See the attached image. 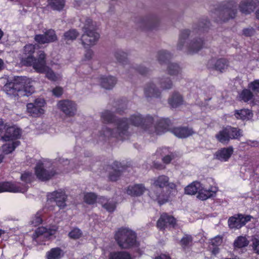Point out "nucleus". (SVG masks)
Wrapping results in <instances>:
<instances>
[{"label":"nucleus","instance_id":"nucleus-64","mask_svg":"<svg viewBox=\"0 0 259 259\" xmlns=\"http://www.w3.org/2000/svg\"><path fill=\"white\" fill-rule=\"evenodd\" d=\"M52 92L55 96L59 97L63 94V89L60 87H56L53 90Z\"/></svg>","mask_w":259,"mask_h":259},{"label":"nucleus","instance_id":"nucleus-50","mask_svg":"<svg viewBox=\"0 0 259 259\" xmlns=\"http://www.w3.org/2000/svg\"><path fill=\"white\" fill-rule=\"evenodd\" d=\"M181 69L177 63H170L167 67L168 74L171 75H177L180 72Z\"/></svg>","mask_w":259,"mask_h":259},{"label":"nucleus","instance_id":"nucleus-4","mask_svg":"<svg viewBox=\"0 0 259 259\" xmlns=\"http://www.w3.org/2000/svg\"><path fill=\"white\" fill-rule=\"evenodd\" d=\"M114 238L118 246L122 249H130L140 246L137 233L128 227L118 228Z\"/></svg>","mask_w":259,"mask_h":259},{"label":"nucleus","instance_id":"nucleus-26","mask_svg":"<svg viewBox=\"0 0 259 259\" xmlns=\"http://www.w3.org/2000/svg\"><path fill=\"white\" fill-rule=\"evenodd\" d=\"M44 56L45 60L46 59V54L43 51H39L37 53V57L31 56H24L22 59V62L26 66H32L34 68L35 65L37 64L39 61L40 56Z\"/></svg>","mask_w":259,"mask_h":259},{"label":"nucleus","instance_id":"nucleus-28","mask_svg":"<svg viewBox=\"0 0 259 259\" xmlns=\"http://www.w3.org/2000/svg\"><path fill=\"white\" fill-rule=\"evenodd\" d=\"M210 26V22L207 19H202L198 23V25L194 28L193 32H195L199 35L201 33H204L207 31Z\"/></svg>","mask_w":259,"mask_h":259},{"label":"nucleus","instance_id":"nucleus-43","mask_svg":"<svg viewBox=\"0 0 259 259\" xmlns=\"http://www.w3.org/2000/svg\"><path fill=\"white\" fill-rule=\"evenodd\" d=\"M249 241L245 236H239L236 238L233 243V246L235 248H241L247 246Z\"/></svg>","mask_w":259,"mask_h":259},{"label":"nucleus","instance_id":"nucleus-62","mask_svg":"<svg viewBox=\"0 0 259 259\" xmlns=\"http://www.w3.org/2000/svg\"><path fill=\"white\" fill-rule=\"evenodd\" d=\"M222 243V237L217 236L211 240L210 245L212 246H219Z\"/></svg>","mask_w":259,"mask_h":259},{"label":"nucleus","instance_id":"nucleus-33","mask_svg":"<svg viewBox=\"0 0 259 259\" xmlns=\"http://www.w3.org/2000/svg\"><path fill=\"white\" fill-rule=\"evenodd\" d=\"M98 202L102 204V206L109 212H113L116 207V203L114 201H109L104 196H101L98 198Z\"/></svg>","mask_w":259,"mask_h":259},{"label":"nucleus","instance_id":"nucleus-45","mask_svg":"<svg viewBox=\"0 0 259 259\" xmlns=\"http://www.w3.org/2000/svg\"><path fill=\"white\" fill-rule=\"evenodd\" d=\"M20 144L19 141H15L12 143L4 145L3 146V152L5 154H8L12 153Z\"/></svg>","mask_w":259,"mask_h":259},{"label":"nucleus","instance_id":"nucleus-21","mask_svg":"<svg viewBox=\"0 0 259 259\" xmlns=\"http://www.w3.org/2000/svg\"><path fill=\"white\" fill-rule=\"evenodd\" d=\"M147 190L143 184H137L129 185L126 189V193L132 197H140Z\"/></svg>","mask_w":259,"mask_h":259},{"label":"nucleus","instance_id":"nucleus-23","mask_svg":"<svg viewBox=\"0 0 259 259\" xmlns=\"http://www.w3.org/2000/svg\"><path fill=\"white\" fill-rule=\"evenodd\" d=\"M218 189L215 187L210 186L208 189L200 188L197 198L201 200H205L208 198L215 197Z\"/></svg>","mask_w":259,"mask_h":259},{"label":"nucleus","instance_id":"nucleus-39","mask_svg":"<svg viewBox=\"0 0 259 259\" xmlns=\"http://www.w3.org/2000/svg\"><path fill=\"white\" fill-rule=\"evenodd\" d=\"M171 57V54L165 50L159 51L157 53V60L161 65L168 62Z\"/></svg>","mask_w":259,"mask_h":259},{"label":"nucleus","instance_id":"nucleus-56","mask_svg":"<svg viewBox=\"0 0 259 259\" xmlns=\"http://www.w3.org/2000/svg\"><path fill=\"white\" fill-rule=\"evenodd\" d=\"M247 88H250L254 95L259 94V79H255L249 82Z\"/></svg>","mask_w":259,"mask_h":259},{"label":"nucleus","instance_id":"nucleus-5","mask_svg":"<svg viewBox=\"0 0 259 259\" xmlns=\"http://www.w3.org/2000/svg\"><path fill=\"white\" fill-rule=\"evenodd\" d=\"M237 12V3L233 0H228L221 4L215 10L214 14L218 15L214 21L217 23L225 22L234 18Z\"/></svg>","mask_w":259,"mask_h":259},{"label":"nucleus","instance_id":"nucleus-19","mask_svg":"<svg viewBox=\"0 0 259 259\" xmlns=\"http://www.w3.org/2000/svg\"><path fill=\"white\" fill-rule=\"evenodd\" d=\"M234 152L232 146L224 147L219 149L214 154L215 159L222 161H228L231 158Z\"/></svg>","mask_w":259,"mask_h":259},{"label":"nucleus","instance_id":"nucleus-10","mask_svg":"<svg viewBox=\"0 0 259 259\" xmlns=\"http://www.w3.org/2000/svg\"><path fill=\"white\" fill-rule=\"evenodd\" d=\"M34 69L39 73H45L46 77L49 80L52 81H56L58 80V76L54 71L47 65L46 59L45 60L44 56H40L39 61L37 64L35 65Z\"/></svg>","mask_w":259,"mask_h":259},{"label":"nucleus","instance_id":"nucleus-46","mask_svg":"<svg viewBox=\"0 0 259 259\" xmlns=\"http://www.w3.org/2000/svg\"><path fill=\"white\" fill-rule=\"evenodd\" d=\"M115 57L117 61L123 65H126L128 63L127 54V53L118 50L115 53Z\"/></svg>","mask_w":259,"mask_h":259},{"label":"nucleus","instance_id":"nucleus-47","mask_svg":"<svg viewBox=\"0 0 259 259\" xmlns=\"http://www.w3.org/2000/svg\"><path fill=\"white\" fill-rule=\"evenodd\" d=\"M228 223L230 229H239L241 228L237 214L230 217Z\"/></svg>","mask_w":259,"mask_h":259},{"label":"nucleus","instance_id":"nucleus-35","mask_svg":"<svg viewBox=\"0 0 259 259\" xmlns=\"http://www.w3.org/2000/svg\"><path fill=\"white\" fill-rule=\"evenodd\" d=\"M79 35L78 32L75 29H70L66 31L63 36L62 39L67 44H69L75 40Z\"/></svg>","mask_w":259,"mask_h":259},{"label":"nucleus","instance_id":"nucleus-52","mask_svg":"<svg viewBox=\"0 0 259 259\" xmlns=\"http://www.w3.org/2000/svg\"><path fill=\"white\" fill-rule=\"evenodd\" d=\"M35 49V45L32 44L26 45L23 49V55L24 56L34 57L33 54Z\"/></svg>","mask_w":259,"mask_h":259},{"label":"nucleus","instance_id":"nucleus-32","mask_svg":"<svg viewBox=\"0 0 259 259\" xmlns=\"http://www.w3.org/2000/svg\"><path fill=\"white\" fill-rule=\"evenodd\" d=\"M218 141L223 144H228L231 140L227 127H224L215 136Z\"/></svg>","mask_w":259,"mask_h":259},{"label":"nucleus","instance_id":"nucleus-30","mask_svg":"<svg viewBox=\"0 0 259 259\" xmlns=\"http://www.w3.org/2000/svg\"><path fill=\"white\" fill-rule=\"evenodd\" d=\"M255 95L250 89H243L238 95V98L240 101H242L244 103H248L249 101L253 100L254 99Z\"/></svg>","mask_w":259,"mask_h":259},{"label":"nucleus","instance_id":"nucleus-53","mask_svg":"<svg viewBox=\"0 0 259 259\" xmlns=\"http://www.w3.org/2000/svg\"><path fill=\"white\" fill-rule=\"evenodd\" d=\"M20 179L22 182L25 183L26 184H30L33 182L34 177L32 172L29 171H25L21 174Z\"/></svg>","mask_w":259,"mask_h":259},{"label":"nucleus","instance_id":"nucleus-38","mask_svg":"<svg viewBox=\"0 0 259 259\" xmlns=\"http://www.w3.org/2000/svg\"><path fill=\"white\" fill-rule=\"evenodd\" d=\"M109 259H132V257L128 252L118 251L110 252Z\"/></svg>","mask_w":259,"mask_h":259},{"label":"nucleus","instance_id":"nucleus-51","mask_svg":"<svg viewBox=\"0 0 259 259\" xmlns=\"http://www.w3.org/2000/svg\"><path fill=\"white\" fill-rule=\"evenodd\" d=\"M42 218L41 212H37L31 218L30 223L33 226L36 227L42 223Z\"/></svg>","mask_w":259,"mask_h":259},{"label":"nucleus","instance_id":"nucleus-41","mask_svg":"<svg viewBox=\"0 0 259 259\" xmlns=\"http://www.w3.org/2000/svg\"><path fill=\"white\" fill-rule=\"evenodd\" d=\"M190 35V31L188 29L183 30L181 31L179 36V42L177 45L178 50H182L184 46L186 40Z\"/></svg>","mask_w":259,"mask_h":259},{"label":"nucleus","instance_id":"nucleus-24","mask_svg":"<svg viewBox=\"0 0 259 259\" xmlns=\"http://www.w3.org/2000/svg\"><path fill=\"white\" fill-rule=\"evenodd\" d=\"M256 7L255 0H243L239 5L240 11L245 14H249L253 12Z\"/></svg>","mask_w":259,"mask_h":259},{"label":"nucleus","instance_id":"nucleus-61","mask_svg":"<svg viewBox=\"0 0 259 259\" xmlns=\"http://www.w3.org/2000/svg\"><path fill=\"white\" fill-rule=\"evenodd\" d=\"M255 33V30L252 27L245 28L242 30V34L246 37H251Z\"/></svg>","mask_w":259,"mask_h":259},{"label":"nucleus","instance_id":"nucleus-20","mask_svg":"<svg viewBox=\"0 0 259 259\" xmlns=\"http://www.w3.org/2000/svg\"><path fill=\"white\" fill-rule=\"evenodd\" d=\"M49 196H50V199H53L56 202V205L60 209H63L66 206V201L67 196L64 191H54Z\"/></svg>","mask_w":259,"mask_h":259},{"label":"nucleus","instance_id":"nucleus-17","mask_svg":"<svg viewBox=\"0 0 259 259\" xmlns=\"http://www.w3.org/2000/svg\"><path fill=\"white\" fill-rule=\"evenodd\" d=\"M112 170L109 172L108 178L110 181L115 182L118 180L125 167L118 161H114L111 165H108V168Z\"/></svg>","mask_w":259,"mask_h":259},{"label":"nucleus","instance_id":"nucleus-25","mask_svg":"<svg viewBox=\"0 0 259 259\" xmlns=\"http://www.w3.org/2000/svg\"><path fill=\"white\" fill-rule=\"evenodd\" d=\"M204 40L201 38H194L187 46L188 53L193 54L197 53L204 46Z\"/></svg>","mask_w":259,"mask_h":259},{"label":"nucleus","instance_id":"nucleus-27","mask_svg":"<svg viewBox=\"0 0 259 259\" xmlns=\"http://www.w3.org/2000/svg\"><path fill=\"white\" fill-rule=\"evenodd\" d=\"M144 93L147 98H160L161 97V92L153 83H150L146 85L144 89Z\"/></svg>","mask_w":259,"mask_h":259},{"label":"nucleus","instance_id":"nucleus-18","mask_svg":"<svg viewBox=\"0 0 259 259\" xmlns=\"http://www.w3.org/2000/svg\"><path fill=\"white\" fill-rule=\"evenodd\" d=\"M21 135V131L20 128L8 125L5 134L2 136V139L6 142L13 141L20 139Z\"/></svg>","mask_w":259,"mask_h":259},{"label":"nucleus","instance_id":"nucleus-63","mask_svg":"<svg viewBox=\"0 0 259 259\" xmlns=\"http://www.w3.org/2000/svg\"><path fill=\"white\" fill-rule=\"evenodd\" d=\"M252 247L254 252L259 255V239L254 238L252 240Z\"/></svg>","mask_w":259,"mask_h":259},{"label":"nucleus","instance_id":"nucleus-2","mask_svg":"<svg viewBox=\"0 0 259 259\" xmlns=\"http://www.w3.org/2000/svg\"><path fill=\"white\" fill-rule=\"evenodd\" d=\"M151 181V190L149 194L150 198L157 201L160 206L168 202L169 195L164 190V188L167 187L169 190H176V184L170 182L169 177L164 175L155 177Z\"/></svg>","mask_w":259,"mask_h":259},{"label":"nucleus","instance_id":"nucleus-7","mask_svg":"<svg viewBox=\"0 0 259 259\" xmlns=\"http://www.w3.org/2000/svg\"><path fill=\"white\" fill-rule=\"evenodd\" d=\"M58 229L55 226L38 227L32 234L33 241L38 245L45 244V242L56 233Z\"/></svg>","mask_w":259,"mask_h":259},{"label":"nucleus","instance_id":"nucleus-12","mask_svg":"<svg viewBox=\"0 0 259 259\" xmlns=\"http://www.w3.org/2000/svg\"><path fill=\"white\" fill-rule=\"evenodd\" d=\"M46 104L45 99L37 98L34 100V103H30L27 104V110L31 116L37 117H39L45 113L43 107Z\"/></svg>","mask_w":259,"mask_h":259},{"label":"nucleus","instance_id":"nucleus-29","mask_svg":"<svg viewBox=\"0 0 259 259\" xmlns=\"http://www.w3.org/2000/svg\"><path fill=\"white\" fill-rule=\"evenodd\" d=\"M100 80L101 86L108 90L112 89L117 82L116 78L112 76H102L100 77Z\"/></svg>","mask_w":259,"mask_h":259},{"label":"nucleus","instance_id":"nucleus-42","mask_svg":"<svg viewBox=\"0 0 259 259\" xmlns=\"http://www.w3.org/2000/svg\"><path fill=\"white\" fill-rule=\"evenodd\" d=\"M62 250L59 247L52 248L47 252V259H59L61 258Z\"/></svg>","mask_w":259,"mask_h":259},{"label":"nucleus","instance_id":"nucleus-37","mask_svg":"<svg viewBox=\"0 0 259 259\" xmlns=\"http://www.w3.org/2000/svg\"><path fill=\"white\" fill-rule=\"evenodd\" d=\"M234 115L237 119L245 120L251 118L252 116V113L251 110L248 109H242L235 110Z\"/></svg>","mask_w":259,"mask_h":259},{"label":"nucleus","instance_id":"nucleus-6","mask_svg":"<svg viewBox=\"0 0 259 259\" xmlns=\"http://www.w3.org/2000/svg\"><path fill=\"white\" fill-rule=\"evenodd\" d=\"M96 26L93 24L92 19L88 18L85 19L84 26L82 28L83 33L81 40L84 48L94 46L98 41L100 35L96 32Z\"/></svg>","mask_w":259,"mask_h":259},{"label":"nucleus","instance_id":"nucleus-54","mask_svg":"<svg viewBox=\"0 0 259 259\" xmlns=\"http://www.w3.org/2000/svg\"><path fill=\"white\" fill-rule=\"evenodd\" d=\"M97 195L92 192L87 193L83 197L84 201L88 204H94L97 200Z\"/></svg>","mask_w":259,"mask_h":259},{"label":"nucleus","instance_id":"nucleus-8","mask_svg":"<svg viewBox=\"0 0 259 259\" xmlns=\"http://www.w3.org/2000/svg\"><path fill=\"white\" fill-rule=\"evenodd\" d=\"M127 120L128 123L130 122L136 126L140 127L144 131L151 134L152 130L150 128L152 127L154 121V119L152 116L147 115L144 117L140 114H133Z\"/></svg>","mask_w":259,"mask_h":259},{"label":"nucleus","instance_id":"nucleus-11","mask_svg":"<svg viewBox=\"0 0 259 259\" xmlns=\"http://www.w3.org/2000/svg\"><path fill=\"white\" fill-rule=\"evenodd\" d=\"M177 225V220L172 215L167 212H163L156 222V227L160 231H164L166 229H174Z\"/></svg>","mask_w":259,"mask_h":259},{"label":"nucleus","instance_id":"nucleus-34","mask_svg":"<svg viewBox=\"0 0 259 259\" xmlns=\"http://www.w3.org/2000/svg\"><path fill=\"white\" fill-rule=\"evenodd\" d=\"M183 101L182 96L178 92H175L172 94L171 97L169 98L168 102L172 108H177L182 105Z\"/></svg>","mask_w":259,"mask_h":259},{"label":"nucleus","instance_id":"nucleus-13","mask_svg":"<svg viewBox=\"0 0 259 259\" xmlns=\"http://www.w3.org/2000/svg\"><path fill=\"white\" fill-rule=\"evenodd\" d=\"M57 106L58 109L67 117L74 116L77 111L76 103L69 100H63L59 101Z\"/></svg>","mask_w":259,"mask_h":259},{"label":"nucleus","instance_id":"nucleus-44","mask_svg":"<svg viewBox=\"0 0 259 259\" xmlns=\"http://www.w3.org/2000/svg\"><path fill=\"white\" fill-rule=\"evenodd\" d=\"M49 5L54 10H62L65 6V0H48Z\"/></svg>","mask_w":259,"mask_h":259},{"label":"nucleus","instance_id":"nucleus-16","mask_svg":"<svg viewBox=\"0 0 259 259\" xmlns=\"http://www.w3.org/2000/svg\"><path fill=\"white\" fill-rule=\"evenodd\" d=\"M27 190L21 183L15 184L10 182H0V193L9 192L12 193H23Z\"/></svg>","mask_w":259,"mask_h":259},{"label":"nucleus","instance_id":"nucleus-49","mask_svg":"<svg viewBox=\"0 0 259 259\" xmlns=\"http://www.w3.org/2000/svg\"><path fill=\"white\" fill-rule=\"evenodd\" d=\"M45 35L48 44L55 42L58 39L55 31L52 29L46 30L45 31Z\"/></svg>","mask_w":259,"mask_h":259},{"label":"nucleus","instance_id":"nucleus-40","mask_svg":"<svg viewBox=\"0 0 259 259\" xmlns=\"http://www.w3.org/2000/svg\"><path fill=\"white\" fill-rule=\"evenodd\" d=\"M193 241V238L192 235L186 234L181 238L179 243L183 249H186L192 246Z\"/></svg>","mask_w":259,"mask_h":259},{"label":"nucleus","instance_id":"nucleus-15","mask_svg":"<svg viewBox=\"0 0 259 259\" xmlns=\"http://www.w3.org/2000/svg\"><path fill=\"white\" fill-rule=\"evenodd\" d=\"M229 63L228 60L226 58H222L215 60V58H212L208 61L207 67L223 73L228 68Z\"/></svg>","mask_w":259,"mask_h":259},{"label":"nucleus","instance_id":"nucleus-1","mask_svg":"<svg viewBox=\"0 0 259 259\" xmlns=\"http://www.w3.org/2000/svg\"><path fill=\"white\" fill-rule=\"evenodd\" d=\"M101 119L105 123H115L117 128L112 129L104 126L100 132L101 137L115 138L122 141L129 138L127 118H117L112 112L106 110L102 113Z\"/></svg>","mask_w":259,"mask_h":259},{"label":"nucleus","instance_id":"nucleus-9","mask_svg":"<svg viewBox=\"0 0 259 259\" xmlns=\"http://www.w3.org/2000/svg\"><path fill=\"white\" fill-rule=\"evenodd\" d=\"M34 174L39 180L45 182L52 179L57 174V172L55 168H46L43 163L38 162L34 167Z\"/></svg>","mask_w":259,"mask_h":259},{"label":"nucleus","instance_id":"nucleus-60","mask_svg":"<svg viewBox=\"0 0 259 259\" xmlns=\"http://www.w3.org/2000/svg\"><path fill=\"white\" fill-rule=\"evenodd\" d=\"M131 69H134L135 71L138 72L142 75H146L149 71V69L143 66L139 65L136 67H130Z\"/></svg>","mask_w":259,"mask_h":259},{"label":"nucleus","instance_id":"nucleus-55","mask_svg":"<svg viewBox=\"0 0 259 259\" xmlns=\"http://www.w3.org/2000/svg\"><path fill=\"white\" fill-rule=\"evenodd\" d=\"M237 216L241 228L245 226L247 223L250 222L252 218V217L250 215H244L241 213H238Z\"/></svg>","mask_w":259,"mask_h":259},{"label":"nucleus","instance_id":"nucleus-57","mask_svg":"<svg viewBox=\"0 0 259 259\" xmlns=\"http://www.w3.org/2000/svg\"><path fill=\"white\" fill-rule=\"evenodd\" d=\"M82 234L81 231L79 229L75 228L69 233L68 236L71 239H78L81 236Z\"/></svg>","mask_w":259,"mask_h":259},{"label":"nucleus","instance_id":"nucleus-58","mask_svg":"<svg viewBox=\"0 0 259 259\" xmlns=\"http://www.w3.org/2000/svg\"><path fill=\"white\" fill-rule=\"evenodd\" d=\"M160 85L163 89H170L172 88V83L169 77H166L161 79Z\"/></svg>","mask_w":259,"mask_h":259},{"label":"nucleus","instance_id":"nucleus-22","mask_svg":"<svg viewBox=\"0 0 259 259\" xmlns=\"http://www.w3.org/2000/svg\"><path fill=\"white\" fill-rule=\"evenodd\" d=\"M171 133L181 139L186 138L194 133L192 128L188 126H178L171 128Z\"/></svg>","mask_w":259,"mask_h":259},{"label":"nucleus","instance_id":"nucleus-59","mask_svg":"<svg viewBox=\"0 0 259 259\" xmlns=\"http://www.w3.org/2000/svg\"><path fill=\"white\" fill-rule=\"evenodd\" d=\"M45 32L44 34H36L34 36V39L38 44L44 45L48 44L47 38L46 37Z\"/></svg>","mask_w":259,"mask_h":259},{"label":"nucleus","instance_id":"nucleus-36","mask_svg":"<svg viewBox=\"0 0 259 259\" xmlns=\"http://www.w3.org/2000/svg\"><path fill=\"white\" fill-rule=\"evenodd\" d=\"M201 188V184L197 181L191 183L185 188V193L188 195H195L199 193L200 188Z\"/></svg>","mask_w":259,"mask_h":259},{"label":"nucleus","instance_id":"nucleus-48","mask_svg":"<svg viewBox=\"0 0 259 259\" xmlns=\"http://www.w3.org/2000/svg\"><path fill=\"white\" fill-rule=\"evenodd\" d=\"M231 139H238L242 136L241 130L231 126H227Z\"/></svg>","mask_w":259,"mask_h":259},{"label":"nucleus","instance_id":"nucleus-3","mask_svg":"<svg viewBox=\"0 0 259 259\" xmlns=\"http://www.w3.org/2000/svg\"><path fill=\"white\" fill-rule=\"evenodd\" d=\"M7 94L14 96H31L35 91L34 88L21 76H17L12 81H8L4 87Z\"/></svg>","mask_w":259,"mask_h":259},{"label":"nucleus","instance_id":"nucleus-31","mask_svg":"<svg viewBox=\"0 0 259 259\" xmlns=\"http://www.w3.org/2000/svg\"><path fill=\"white\" fill-rule=\"evenodd\" d=\"M142 23L148 30H153L156 29L159 25V20L156 17H151L143 19Z\"/></svg>","mask_w":259,"mask_h":259},{"label":"nucleus","instance_id":"nucleus-14","mask_svg":"<svg viewBox=\"0 0 259 259\" xmlns=\"http://www.w3.org/2000/svg\"><path fill=\"white\" fill-rule=\"evenodd\" d=\"M172 123L171 120L168 118H161L156 121V123L154 126V130L153 129V126L150 128L152 130V133H155L156 135H161L166 133L167 131H170L171 132Z\"/></svg>","mask_w":259,"mask_h":259}]
</instances>
